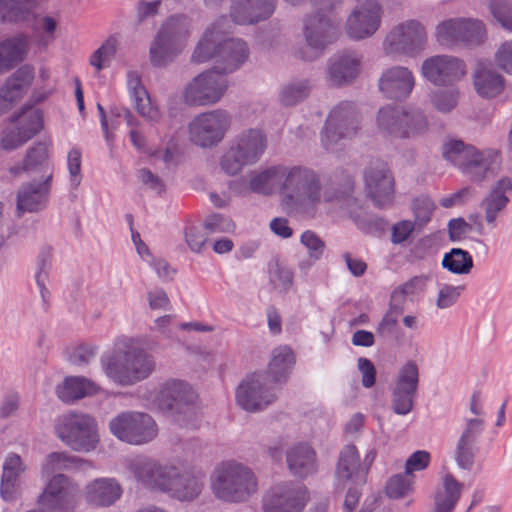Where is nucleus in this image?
Wrapping results in <instances>:
<instances>
[{
    "label": "nucleus",
    "instance_id": "51",
    "mask_svg": "<svg viewBox=\"0 0 512 512\" xmlns=\"http://www.w3.org/2000/svg\"><path fill=\"white\" fill-rule=\"evenodd\" d=\"M30 139L13 124L5 127L0 136V149L12 151L26 144Z\"/></svg>",
    "mask_w": 512,
    "mask_h": 512
},
{
    "label": "nucleus",
    "instance_id": "2",
    "mask_svg": "<svg viewBox=\"0 0 512 512\" xmlns=\"http://www.w3.org/2000/svg\"><path fill=\"white\" fill-rule=\"evenodd\" d=\"M215 58L219 66H216L225 75L239 68L248 58L247 45L241 39H222L215 27L207 29L199 41L192 61L202 63Z\"/></svg>",
    "mask_w": 512,
    "mask_h": 512
},
{
    "label": "nucleus",
    "instance_id": "6",
    "mask_svg": "<svg viewBox=\"0 0 512 512\" xmlns=\"http://www.w3.org/2000/svg\"><path fill=\"white\" fill-rule=\"evenodd\" d=\"M361 130V114L354 103L342 101L330 111L321 132V144L336 151L344 141L352 140Z\"/></svg>",
    "mask_w": 512,
    "mask_h": 512
},
{
    "label": "nucleus",
    "instance_id": "45",
    "mask_svg": "<svg viewBox=\"0 0 512 512\" xmlns=\"http://www.w3.org/2000/svg\"><path fill=\"white\" fill-rule=\"evenodd\" d=\"M284 168L272 167L253 177L249 186L253 192L268 194L280 182Z\"/></svg>",
    "mask_w": 512,
    "mask_h": 512
},
{
    "label": "nucleus",
    "instance_id": "63",
    "mask_svg": "<svg viewBox=\"0 0 512 512\" xmlns=\"http://www.w3.org/2000/svg\"><path fill=\"white\" fill-rule=\"evenodd\" d=\"M235 228L234 222L228 218L224 217L220 214H213L208 217L205 222V230H209L210 232H232Z\"/></svg>",
    "mask_w": 512,
    "mask_h": 512
},
{
    "label": "nucleus",
    "instance_id": "52",
    "mask_svg": "<svg viewBox=\"0 0 512 512\" xmlns=\"http://www.w3.org/2000/svg\"><path fill=\"white\" fill-rule=\"evenodd\" d=\"M489 7L501 26L512 32V0H491Z\"/></svg>",
    "mask_w": 512,
    "mask_h": 512
},
{
    "label": "nucleus",
    "instance_id": "7",
    "mask_svg": "<svg viewBox=\"0 0 512 512\" xmlns=\"http://www.w3.org/2000/svg\"><path fill=\"white\" fill-rule=\"evenodd\" d=\"M154 369L153 356L139 348L129 349L124 354L109 359L105 365L106 374L123 386L146 379Z\"/></svg>",
    "mask_w": 512,
    "mask_h": 512
},
{
    "label": "nucleus",
    "instance_id": "54",
    "mask_svg": "<svg viewBox=\"0 0 512 512\" xmlns=\"http://www.w3.org/2000/svg\"><path fill=\"white\" fill-rule=\"evenodd\" d=\"M134 99L135 109L146 121L157 122L161 113L157 106L153 105L147 90H141L140 96Z\"/></svg>",
    "mask_w": 512,
    "mask_h": 512
},
{
    "label": "nucleus",
    "instance_id": "49",
    "mask_svg": "<svg viewBox=\"0 0 512 512\" xmlns=\"http://www.w3.org/2000/svg\"><path fill=\"white\" fill-rule=\"evenodd\" d=\"M459 90L456 87L439 89L431 95L433 107L441 113L451 112L458 104Z\"/></svg>",
    "mask_w": 512,
    "mask_h": 512
},
{
    "label": "nucleus",
    "instance_id": "4",
    "mask_svg": "<svg viewBox=\"0 0 512 512\" xmlns=\"http://www.w3.org/2000/svg\"><path fill=\"white\" fill-rule=\"evenodd\" d=\"M443 157L470 176L481 182L496 176L499 168L498 155L492 151L481 152L462 140H449L442 146Z\"/></svg>",
    "mask_w": 512,
    "mask_h": 512
},
{
    "label": "nucleus",
    "instance_id": "23",
    "mask_svg": "<svg viewBox=\"0 0 512 512\" xmlns=\"http://www.w3.org/2000/svg\"><path fill=\"white\" fill-rule=\"evenodd\" d=\"M421 73L431 83L445 85L461 79L466 73V67L456 57L436 55L422 62Z\"/></svg>",
    "mask_w": 512,
    "mask_h": 512
},
{
    "label": "nucleus",
    "instance_id": "33",
    "mask_svg": "<svg viewBox=\"0 0 512 512\" xmlns=\"http://www.w3.org/2000/svg\"><path fill=\"white\" fill-rule=\"evenodd\" d=\"M26 468L19 455L12 453L4 461L0 484V495L3 500H12L19 489V478Z\"/></svg>",
    "mask_w": 512,
    "mask_h": 512
},
{
    "label": "nucleus",
    "instance_id": "36",
    "mask_svg": "<svg viewBox=\"0 0 512 512\" xmlns=\"http://www.w3.org/2000/svg\"><path fill=\"white\" fill-rule=\"evenodd\" d=\"M10 123L31 140L44 128L43 113L39 108L24 105L11 116Z\"/></svg>",
    "mask_w": 512,
    "mask_h": 512
},
{
    "label": "nucleus",
    "instance_id": "21",
    "mask_svg": "<svg viewBox=\"0 0 512 512\" xmlns=\"http://www.w3.org/2000/svg\"><path fill=\"white\" fill-rule=\"evenodd\" d=\"M307 501V490L303 486L282 484L263 496L264 512H301Z\"/></svg>",
    "mask_w": 512,
    "mask_h": 512
},
{
    "label": "nucleus",
    "instance_id": "61",
    "mask_svg": "<svg viewBox=\"0 0 512 512\" xmlns=\"http://www.w3.org/2000/svg\"><path fill=\"white\" fill-rule=\"evenodd\" d=\"M494 61L500 69L512 74V41H505L498 47Z\"/></svg>",
    "mask_w": 512,
    "mask_h": 512
},
{
    "label": "nucleus",
    "instance_id": "20",
    "mask_svg": "<svg viewBox=\"0 0 512 512\" xmlns=\"http://www.w3.org/2000/svg\"><path fill=\"white\" fill-rule=\"evenodd\" d=\"M485 30L479 20L448 19L436 26V39L442 45H455L460 42L478 44L484 37Z\"/></svg>",
    "mask_w": 512,
    "mask_h": 512
},
{
    "label": "nucleus",
    "instance_id": "60",
    "mask_svg": "<svg viewBox=\"0 0 512 512\" xmlns=\"http://www.w3.org/2000/svg\"><path fill=\"white\" fill-rule=\"evenodd\" d=\"M301 243L308 249L309 256L314 259H319L324 250V241L313 231H305L300 238Z\"/></svg>",
    "mask_w": 512,
    "mask_h": 512
},
{
    "label": "nucleus",
    "instance_id": "44",
    "mask_svg": "<svg viewBox=\"0 0 512 512\" xmlns=\"http://www.w3.org/2000/svg\"><path fill=\"white\" fill-rule=\"evenodd\" d=\"M329 182L332 192L324 193V199L326 201L348 197L354 191V178L350 173L343 169L335 170L331 174Z\"/></svg>",
    "mask_w": 512,
    "mask_h": 512
},
{
    "label": "nucleus",
    "instance_id": "37",
    "mask_svg": "<svg viewBox=\"0 0 512 512\" xmlns=\"http://www.w3.org/2000/svg\"><path fill=\"white\" fill-rule=\"evenodd\" d=\"M463 485L457 479L447 474L443 478V488L434 496V512H452L460 499Z\"/></svg>",
    "mask_w": 512,
    "mask_h": 512
},
{
    "label": "nucleus",
    "instance_id": "8",
    "mask_svg": "<svg viewBox=\"0 0 512 512\" xmlns=\"http://www.w3.org/2000/svg\"><path fill=\"white\" fill-rule=\"evenodd\" d=\"M427 33L424 25L410 19L398 23L385 36L382 49L386 56L413 57L425 49Z\"/></svg>",
    "mask_w": 512,
    "mask_h": 512
},
{
    "label": "nucleus",
    "instance_id": "59",
    "mask_svg": "<svg viewBox=\"0 0 512 512\" xmlns=\"http://www.w3.org/2000/svg\"><path fill=\"white\" fill-rule=\"evenodd\" d=\"M269 278L276 288L286 289L292 283L293 275L288 268L274 263L269 268Z\"/></svg>",
    "mask_w": 512,
    "mask_h": 512
},
{
    "label": "nucleus",
    "instance_id": "57",
    "mask_svg": "<svg viewBox=\"0 0 512 512\" xmlns=\"http://www.w3.org/2000/svg\"><path fill=\"white\" fill-rule=\"evenodd\" d=\"M79 459L64 452H52L47 456L45 469L48 472L69 469L77 464Z\"/></svg>",
    "mask_w": 512,
    "mask_h": 512
},
{
    "label": "nucleus",
    "instance_id": "13",
    "mask_svg": "<svg viewBox=\"0 0 512 512\" xmlns=\"http://www.w3.org/2000/svg\"><path fill=\"white\" fill-rule=\"evenodd\" d=\"M230 124V115L225 110L200 113L188 126L190 140L201 148L215 147L224 139Z\"/></svg>",
    "mask_w": 512,
    "mask_h": 512
},
{
    "label": "nucleus",
    "instance_id": "5",
    "mask_svg": "<svg viewBox=\"0 0 512 512\" xmlns=\"http://www.w3.org/2000/svg\"><path fill=\"white\" fill-rule=\"evenodd\" d=\"M317 11L309 16L304 24V36L306 47L300 50V57L306 61H312L319 57L326 46L332 43L338 36L337 26L328 16L339 0H308Z\"/></svg>",
    "mask_w": 512,
    "mask_h": 512
},
{
    "label": "nucleus",
    "instance_id": "28",
    "mask_svg": "<svg viewBox=\"0 0 512 512\" xmlns=\"http://www.w3.org/2000/svg\"><path fill=\"white\" fill-rule=\"evenodd\" d=\"M43 182L27 183L17 193V210L35 212L42 209L49 196L52 172L47 173Z\"/></svg>",
    "mask_w": 512,
    "mask_h": 512
},
{
    "label": "nucleus",
    "instance_id": "3",
    "mask_svg": "<svg viewBox=\"0 0 512 512\" xmlns=\"http://www.w3.org/2000/svg\"><path fill=\"white\" fill-rule=\"evenodd\" d=\"M211 488L215 496L225 502L247 501L258 489L254 473L246 466L226 462L217 466L211 477Z\"/></svg>",
    "mask_w": 512,
    "mask_h": 512
},
{
    "label": "nucleus",
    "instance_id": "32",
    "mask_svg": "<svg viewBox=\"0 0 512 512\" xmlns=\"http://www.w3.org/2000/svg\"><path fill=\"white\" fill-rule=\"evenodd\" d=\"M29 39L25 34H18L14 37L0 42V74L13 69L22 62L28 53Z\"/></svg>",
    "mask_w": 512,
    "mask_h": 512
},
{
    "label": "nucleus",
    "instance_id": "50",
    "mask_svg": "<svg viewBox=\"0 0 512 512\" xmlns=\"http://www.w3.org/2000/svg\"><path fill=\"white\" fill-rule=\"evenodd\" d=\"M310 85L307 80L286 85L280 92V102L284 106H293L309 95Z\"/></svg>",
    "mask_w": 512,
    "mask_h": 512
},
{
    "label": "nucleus",
    "instance_id": "11",
    "mask_svg": "<svg viewBox=\"0 0 512 512\" xmlns=\"http://www.w3.org/2000/svg\"><path fill=\"white\" fill-rule=\"evenodd\" d=\"M229 86L226 75L217 67L195 76L183 91V102L188 106H209L219 102Z\"/></svg>",
    "mask_w": 512,
    "mask_h": 512
},
{
    "label": "nucleus",
    "instance_id": "58",
    "mask_svg": "<svg viewBox=\"0 0 512 512\" xmlns=\"http://www.w3.org/2000/svg\"><path fill=\"white\" fill-rule=\"evenodd\" d=\"M435 208L433 201L427 196H420L414 199L412 203V210L414 212L415 221L419 225L426 224Z\"/></svg>",
    "mask_w": 512,
    "mask_h": 512
},
{
    "label": "nucleus",
    "instance_id": "48",
    "mask_svg": "<svg viewBox=\"0 0 512 512\" xmlns=\"http://www.w3.org/2000/svg\"><path fill=\"white\" fill-rule=\"evenodd\" d=\"M244 157L245 156L231 144L220 159L222 171L227 175L234 176L239 174L245 166L253 165L251 161Z\"/></svg>",
    "mask_w": 512,
    "mask_h": 512
},
{
    "label": "nucleus",
    "instance_id": "27",
    "mask_svg": "<svg viewBox=\"0 0 512 512\" xmlns=\"http://www.w3.org/2000/svg\"><path fill=\"white\" fill-rule=\"evenodd\" d=\"M274 9L275 0H235L230 17L236 24H254L270 17Z\"/></svg>",
    "mask_w": 512,
    "mask_h": 512
},
{
    "label": "nucleus",
    "instance_id": "56",
    "mask_svg": "<svg viewBox=\"0 0 512 512\" xmlns=\"http://www.w3.org/2000/svg\"><path fill=\"white\" fill-rule=\"evenodd\" d=\"M509 199L505 195L490 192L482 202L485 211V218L488 223H494L497 213L501 211L508 203Z\"/></svg>",
    "mask_w": 512,
    "mask_h": 512
},
{
    "label": "nucleus",
    "instance_id": "42",
    "mask_svg": "<svg viewBox=\"0 0 512 512\" xmlns=\"http://www.w3.org/2000/svg\"><path fill=\"white\" fill-rule=\"evenodd\" d=\"M482 421L479 419H472L468 423L467 429L462 434L458 446L457 453L455 456L458 466L462 469L469 470L473 465L474 458V435L473 430L479 429Z\"/></svg>",
    "mask_w": 512,
    "mask_h": 512
},
{
    "label": "nucleus",
    "instance_id": "47",
    "mask_svg": "<svg viewBox=\"0 0 512 512\" xmlns=\"http://www.w3.org/2000/svg\"><path fill=\"white\" fill-rule=\"evenodd\" d=\"M119 47L116 37H108L103 44L91 55L90 65L98 71L110 65Z\"/></svg>",
    "mask_w": 512,
    "mask_h": 512
},
{
    "label": "nucleus",
    "instance_id": "46",
    "mask_svg": "<svg viewBox=\"0 0 512 512\" xmlns=\"http://www.w3.org/2000/svg\"><path fill=\"white\" fill-rule=\"evenodd\" d=\"M442 265L454 274H466L473 267V261L467 251L460 248H453L449 253L444 255Z\"/></svg>",
    "mask_w": 512,
    "mask_h": 512
},
{
    "label": "nucleus",
    "instance_id": "25",
    "mask_svg": "<svg viewBox=\"0 0 512 512\" xmlns=\"http://www.w3.org/2000/svg\"><path fill=\"white\" fill-rule=\"evenodd\" d=\"M417 386L418 368L414 362L409 361L399 370L393 390L392 408L395 413L404 415L410 412Z\"/></svg>",
    "mask_w": 512,
    "mask_h": 512
},
{
    "label": "nucleus",
    "instance_id": "64",
    "mask_svg": "<svg viewBox=\"0 0 512 512\" xmlns=\"http://www.w3.org/2000/svg\"><path fill=\"white\" fill-rule=\"evenodd\" d=\"M430 462V454L427 451H416L406 461L405 472L412 475L413 471L425 469Z\"/></svg>",
    "mask_w": 512,
    "mask_h": 512
},
{
    "label": "nucleus",
    "instance_id": "39",
    "mask_svg": "<svg viewBox=\"0 0 512 512\" xmlns=\"http://www.w3.org/2000/svg\"><path fill=\"white\" fill-rule=\"evenodd\" d=\"M97 392V386L83 377H68L57 388L58 397L64 402H72Z\"/></svg>",
    "mask_w": 512,
    "mask_h": 512
},
{
    "label": "nucleus",
    "instance_id": "10",
    "mask_svg": "<svg viewBox=\"0 0 512 512\" xmlns=\"http://www.w3.org/2000/svg\"><path fill=\"white\" fill-rule=\"evenodd\" d=\"M188 35V24L183 16H171L162 23L150 46V60L155 66H163L181 51L182 42Z\"/></svg>",
    "mask_w": 512,
    "mask_h": 512
},
{
    "label": "nucleus",
    "instance_id": "38",
    "mask_svg": "<svg viewBox=\"0 0 512 512\" xmlns=\"http://www.w3.org/2000/svg\"><path fill=\"white\" fill-rule=\"evenodd\" d=\"M39 0H0V23L17 24L29 19Z\"/></svg>",
    "mask_w": 512,
    "mask_h": 512
},
{
    "label": "nucleus",
    "instance_id": "18",
    "mask_svg": "<svg viewBox=\"0 0 512 512\" xmlns=\"http://www.w3.org/2000/svg\"><path fill=\"white\" fill-rule=\"evenodd\" d=\"M77 486L63 474L55 475L39 497L44 512H71L77 505Z\"/></svg>",
    "mask_w": 512,
    "mask_h": 512
},
{
    "label": "nucleus",
    "instance_id": "31",
    "mask_svg": "<svg viewBox=\"0 0 512 512\" xmlns=\"http://www.w3.org/2000/svg\"><path fill=\"white\" fill-rule=\"evenodd\" d=\"M121 494V486L112 478L95 479L85 487V500L96 507H107L114 504Z\"/></svg>",
    "mask_w": 512,
    "mask_h": 512
},
{
    "label": "nucleus",
    "instance_id": "12",
    "mask_svg": "<svg viewBox=\"0 0 512 512\" xmlns=\"http://www.w3.org/2000/svg\"><path fill=\"white\" fill-rule=\"evenodd\" d=\"M56 431L58 437L75 451H91L98 443L96 422L86 414L64 415Z\"/></svg>",
    "mask_w": 512,
    "mask_h": 512
},
{
    "label": "nucleus",
    "instance_id": "43",
    "mask_svg": "<svg viewBox=\"0 0 512 512\" xmlns=\"http://www.w3.org/2000/svg\"><path fill=\"white\" fill-rule=\"evenodd\" d=\"M401 132L399 138H410L422 134L428 129V121L423 111L412 107H404L401 117Z\"/></svg>",
    "mask_w": 512,
    "mask_h": 512
},
{
    "label": "nucleus",
    "instance_id": "41",
    "mask_svg": "<svg viewBox=\"0 0 512 512\" xmlns=\"http://www.w3.org/2000/svg\"><path fill=\"white\" fill-rule=\"evenodd\" d=\"M403 115L404 106L386 105L381 107L376 114V127L384 134L399 138L402 131L400 128Z\"/></svg>",
    "mask_w": 512,
    "mask_h": 512
},
{
    "label": "nucleus",
    "instance_id": "17",
    "mask_svg": "<svg viewBox=\"0 0 512 512\" xmlns=\"http://www.w3.org/2000/svg\"><path fill=\"white\" fill-rule=\"evenodd\" d=\"M381 19L382 6L378 0H363L348 15L345 31L351 39L363 40L377 32Z\"/></svg>",
    "mask_w": 512,
    "mask_h": 512
},
{
    "label": "nucleus",
    "instance_id": "26",
    "mask_svg": "<svg viewBox=\"0 0 512 512\" xmlns=\"http://www.w3.org/2000/svg\"><path fill=\"white\" fill-rule=\"evenodd\" d=\"M34 79V69L23 65L0 88V115L7 113L26 94Z\"/></svg>",
    "mask_w": 512,
    "mask_h": 512
},
{
    "label": "nucleus",
    "instance_id": "9",
    "mask_svg": "<svg viewBox=\"0 0 512 512\" xmlns=\"http://www.w3.org/2000/svg\"><path fill=\"white\" fill-rule=\"evenodd\" d=\"M282 189L291 206L309 207L322 200L318 175L309 168L292 167L286 174Z\"/></svg>",
    "mask_w": 512,
    "mask_h": 512
},
{
    "label": "nucleus",
    "instance_id": "40",
    "mask_svg": "<svg viewBox=\"0 0 512 512\" xmlns=\"http://www.w3.org/2000/svg\"><path fill=\"white\" fill-rule=\"evenodd\" d=\"M295 364V357L288 346H279L272 351L268 364V375L274 382L285 380Z\"/></svg>",
    "mask_w": 512,
    "mask_h": 512
},
{
    "label": "nucleus",
    "instance_id": "24",
    "mask_svg": "<svg viewBox=\"0 0 512 512\" xmlns=\"http://www.w3.org/2000/svg\"><path fill=\"white\" fill-rule=\"evenodd\" d=\"M375 455V451L371 450L361 462L357 448L354 445L345 446L339 454L336 466L335 476L337 480L343 483L352 480L356 484H364Z\"/></svg>",
    "mask_w": 512,
    "mask_h": 512
},
{
    "label": "nucleus",
    "instance_id": "55",
    "mask_svg": "<svg viewBox=\"0 0 512 512\" xmlns=\"http://www.w3.org/2000/svg\"><path fill=\"white\" fill-rule=\"evenodd\" d=\"M48 160V147L44 143H36L27 150L23 160V170L30 171L42 166Z\"/></svg>",
    "mask_w": 512,
    "mask_h": 512
},
{
    "label": "nucleus",
    "instance_id": "29",
    "mask_svg": "<svg viewBox=\"0 0 512 512\" xmlns=\"http://www.w3.org/2000/svg\"><path fill=\"white\" fill-rule=\"evenodd\" d=\"M362 56L356 53L343 52L336 55L329 66L330 81L337 86L352 83L360 74Z\"/></svg>",
    "mask_w": 512,
    "mask_h": 512
},
{
    "label": "nucleus",
    "instance_id": "16",
    "mask_svg": "<svg viewBox=\"0 0 512 512\" xmlns=\"http://www.w3.org/2000/svg\"><path fill=\"white\" fill-rule=\"evenodd\" d=\"M366 195L379 208L390 206L395 197V179L381 160L371 161L364 170Z\"/></svg>",
    "mask_w": 512,
    "mask_h": 512
},
{
    "label": "nucleus",
    "instance_id": "34",
    "mask_svg": "<svg viewBox=\"0 0 512 512\" xmlns=\"http://www.w3.org/2000/svg\"><path fill=\"white\" fill-rule=\"evenodd\" d=\"M231 144L255 164L266 149L267 139L262 130L250 128L238 134Z\"/></svg>",
    "mask_w": 512,
    "mask_h": 512
},
{
    "label": "nucleus",
    "instance_id": "35",
    "mask_svg": "<svg viewBox=\"0 0 512 512\" xmlns=\"http://www.w3.org/2000/svg\"><path fill=\"white\" fill-rule=\"evenodd\" d=\"M286 460L291 473L301 478L316 470L315 452L307 444H299L291 448Z\"/></svg>",
    "mask_w": 512,
    "mask_h": 512
},
{
    "label": "nucleus",
    "instance_id": "53",
    "mask_svg": "<svg viewBox=\"0 0 512 512\" xmlns=\"http://www.w3.org/2000/svg\"><path fill=\"white\" fill-rule=\"evenodd\" d=\"M413 475L398 474L393 476L386 485V493L390 498L399 499L412 490Z\"/></svg>",
    "mask_w": 512,
    "mask_h": 512
},
{
    "label": "nucleus",
    "instance_id": "1",
    "mask_svg": "<svg viewBox=\"0 0 512 512\" xmlns=\"http://www.w3.org/2000/svg\"><path fill=\"white\" fill-rule=\"evenodd\" d=\"M135 476L148 487L170 493L178 500H193L203 488V477L185 466L143 462L136 466Z\"/></svg>",
    "mask_w": 512,
    "mask_h": 512
},
{
    "label": "nucleus",
    "instance_id": "14",
    "mask_svg": "<svg viewBox=\"0 0 512 512\" xmlns=\"http://www.w3.org/2000/svg\"><path fill=\"white\" fill-rule=\"evenodd\" d=\"M196 398V393L188 383L169 379L160 386L156 401L162 409L172 412L175 421L185 424L196 414L194 407Z\"/></svg>",
    "mask_w": 512,
    "mask_h": 512
},
{
    "label": "nucleus",
    "instance_id": "19",
    "mask_svg": "<svg viewBox=\"0 0 512 512\" xmlns=\"http://www.w3.org/2000/svg\"><path fill=\"white\" fill-rule=\"evenodd\" d=\"M275 399V393L267 386V375L263 373L249 375L236 390L237 404L248 412L261 411Z\"/></svg>",
    "mask_w": 512,
    "mask_h": 512
},
{
    "label": "nucleus",
    "instance_id": "62",
    "mask_svg": "<svg viewBox=\"0 0 512 512\" xmlns=\"http://www.w3.org/2000/svg\"><path fill=\"white\" fill-rule=\"evenodd\" d=\"M207 239V233L204 228L192 226L185 231L186 243L193 252H200Z\"/></svg>",
    "mask_w": 512,
    "mask_h": 512
},
{
    "label": "nucleus",
    "instance_id": "30",
    "mask_svg": "<svg viewBox=\"0 0 512 512\" xmlns=\"http://www.w3.org/2000/svg\"><path fill=\"white\" fill-rule=\"evenodd\" d=\"M472 76L474 89L482 98H494L504 90V77L490 65L478 62Z\"/></svg>",
    "mask_w": 512,
    "mask_h": 512
},
{
    "label": "nucleus",
    "instance_id": "15",
    "mask_svg": "<svg viewBox=\"0 0 512 512\" xmlns=\"http://www.w3.org/2000/svg\"><path fill=\"white\" fill-rule=\"evenodd\" d=\"M110 431L119 440L129 444H144L157 435L153 418L142 412H123L109 423Z\"/></svg>",
    "mask_w": 512,
    "mask_h": 512
},
{
    "label": "nucleus",
    "instance_id": "22",
    "mask_svg": "<svg viewBox=\"0 0 512 512\" xmlns=\"http://www.w3.org/2000/svg\"><path fill=\"white\" fill-rule=\"evenodd\" d=\"M416 81L413 72L406 66L394 65L382 71L378 89L390 100H406L412 93Z\"/></svg>",
    "mask_w": 512,
    "mask_h": 512
}]
</instances>
